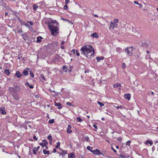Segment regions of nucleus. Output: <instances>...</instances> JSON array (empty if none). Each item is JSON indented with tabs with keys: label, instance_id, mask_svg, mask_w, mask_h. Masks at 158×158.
Listing matches in <instances>:
<instances>
[{
	"label": "nucleus",
	"instance_id": "nucleus-21",
	"mask_svg": "<svg viewBox=\"0 0 158 158\" xmlns=\"http://www.w3.org/2000/svg\"><path fill=\"white\" fill-rule=\"evenodd\" d=\"M38 6L36 4H34L33 5V10L34 11L36 10L38 8Z\"/></svg>",
	"mask_w": 158,
	"mask_h": 158
},
{
	"label": "nucleus",
	"instance_id": "nucleus-18",
	"mask_svg": "<svg viewBox=\"0 0 158 158\" xmlns=\"http://www.w3.org/2000/svg\"><path fill=\"white\" fill-rule=\"evenodd\" d=\"M42 38L41 36H40L39 37H37V40H36V42L37 43L40 42L41 41V39H42Z\"/></svg>",
	"mask_w": 158,
	"mask_h": 158
},
{
	"label": "nucleus",
	"instance_id": "nucleus-52",
	"mask_svg": "<svg viewBox=\"0 0 158 158\" xmlns=\"http://www.w3.org/2000/svg\"><path fill=\"white\" fill-rule=\"evenodd\" d=\"M111 148L112 149V150H113V151H114V152H116V151L115 149H114L113 147H111Z\"/></svg>",
	"mask_w": 158,
	"mask_h": 158
},
{
	"label": "nucleus",
	"instance_id": "nucleus-5",
	"mask_svg": "<svg viewBox=\"0 0 158 158\" xmlns=\"http://www.w3.org/2000/svg\"><path fill=\"white\" fill-rule=\"evenodd\" d=\"M90 152L95 155H99L100 154H102V153H101L99 150L98 149H96L95 150H91Z\"/></svg>",
	"mask_w": 158,
	"mask_h": 158
},
{
	"label": "nucleus",
	"instance_id": "nucleus-25",
	"mask_svg": "<svg viewBox=\"0 0 158 158\" xmlns=\"http://www.w3.org/2000/svg\"><path fill=\"white\" fill-rule=\"evenodd\" d=\"M9 90L10 92H14V88L12 87H10L9 89Z\"/></svg>",
	"mask_w": 158,
	"mask_h": 158
},
{
	"label": "nucleus",
	"instance_id": "nucleus-9",
	"mask_svg": "<svg viewBox=\"0 0 158 158\" xmlns=\"http://www.w3.org/2000/svg\"><path fill=\"white\" fill-rule=\"evenodd\" d=\"M28 68H26L23 70L22 74L24 75L27 76L28 74Z\"/></svg>",
	"mask_w": 158,
	"mask_h": 158
},
{
	"label": "nucleus",
	"instance_id": "nucleus-14",
	"mask_svg": "<svg viewBox=\"0 0 158 158\" xmlns=\"http://www.w3.org/2000/svg\"><path fill=\"white\" fill-rule=\"evenodd\" d=\"M116 50L120 54L122 52V49L120 48H117Z\"/></svg>",
	"mask_w": 158,
	"mask_h": 158
},
{
	"label": "nucleus",
	"instance_id": "nucleus-10",
	"mask_svg": "<svg viewBox=\"0 0 158 158\" xmlns=\"http://www.w3.org/2000/svg\"><path fill=\"white\" fill-rule=\"evenodd\" d=\"M14 92H17L20 90V89L18 85L15 86L14 88Z\"/></svg>",
	"mask_w": 158,
	"mask_h": 158
},
{
	"label": "nucleus",
	"instance_id": "nucleus-45",
	"mask_svg": "<svg viewBox=\"0 0 158 158\" xmlns=\"http://www.w3.org/2000/svg\"><path fill=\"white\" fill-rule=\"evenodd\" d=\"M72 127L71 125H69L68 126V127L67 129H70Z\"/></svg>",
	"mask_w": 158,
	"mask_h": 158
},
{
	"label": "nucleus",
	"instance_id": "nucleus-42",
	"mask_svg": "<svg viewBox=\"0 0 158 158\" xmlns=\"http://www.w3.org/2000/svg\"><path fill=\"white\" fill-rule=\"evenodd\" d=\"M123 107V106H117L116 107V108L117 109H118L119 108H122Z\"/></svg>",
	"mask_w": 158,
	"mask_h": 158
},
{
	"label": "nucleus",
	"instance_id": "nucleus-60",
	"mask_svg": "<svg viewBox=\"0 0 158 158\" xmlns=\"http://www.w3.org/2000/svg\"><path fill=\"white\" fill-rule=\"evenodd\" d=\"M56 144H57V145H60V143L59 141H58L57 142Z\"/></svg>",
	"mask_w": 158,
	"mask_h": 158
},
{
	"label": "nucleus",
	"instance_id": "nucleus-15",
	"mask_svg": "<svg viewBox=\"0 0 158 158\" xmlns=\"http://www.w3.org/2000/svg\"><path fill=\"white\" fill-rule=\"evenodd\" d=\"M4 73L8 75H9L10 73V72L9 71V70L8 69H5Z\"/></svg>",
	"mask_w": 158,
	"mask_h": 158
},
{
	"label": "nucleus",
	"instance_id": "nucleus-4",
	"mask_svg": "<svg viewBox=\"0 0 158 158\" xmlns=\"http://www.w3.org/2000/svg\"><path fill=\"white\" fill-rule=\"evenodd\" d=\"M133 47H127L125 49V52H127L128 55L130 56H131L133 54L132 52V51Z\"/></svg>",
	"mask_w": 158,
	"mask_h": 158
},
{
	"label": "nucleus",
	"instance_id": "nucleus-31",
	"mask_svg": "<svg viewBox=\"0 0 158 158\" xmlns=\"http://www.w3.org/2000/svg\"><path fill=\"white\" fill-rule=\"evenodd\" d=\"M66 104L67 105H68L69 106H73V105H72V104L71 103V102H67L66 103Z\"/></svg>",
	"mask_w": 158,
	"mask_h": 158
},
{
	"label": "nucleus",
	"instance_id": "nucleus-59",
	"mask_svg": "<svg viewBox=\"0 0 158 158\" xmlns=\"http://www.w3.org/2000/svg\"><path fill=\"white\" fill-rule=\"evenodd\" d=\"M40 148V146H38L37 147V148H36V150L38 151Z\"/></svg>",
	"mask_w": 158,
	"mask_h": 158
},
{
	"label": "nucleus",
	"instance_id": "nucleus-39",
	"mask_svg": "<svg viewBox=\"0 0 158 158\" xmlns=\"http://www.w3.org/2000/svg\"><path fill=\"white\" fill-rule=\"evenodd\" d=\"M64 10H67L68 9V6L67 5H65L64 7Z\"/></svg>",
	"mask_w": 158,
	"mask_h": 158
},
{
	"label": "nucleus",
	"instance_id": "nucleus-11",
	"mask_svg": "<svg viewBox=\"0 0 158 158\" xmlns=\"http://www.w3.org/2000/svg\"><path fill=\"white\" fill-rule=\"evenodd\" d=\"M55 105L56 106H59L58 108V109H60L62 108V106H61V104L60 102H55Z\"/></svg>",
	"mask_w": 158,
	"mask_h": 158
},
{
	"label": "nucleus",
	"instance_id": "nucleus-57",
	"mask_svg": "<svg viewBox=\"0 0 158 158\" xmlns=\"http://www.w3.org/2000/svg\"><path fill=\"white\" fill-rule=\"evenodd\" d=\"M60 146V145H56V148H59Z\"/></svg>",
	"mask_w": 158,
	"mask_h": 158
},
{
	"label": "nucleus",
	"instance_id": "nucleus-54",
	"mask_svg": "<svg viewBox=\"0 0 158 158\" xmlns=\"http://www.w3.org/2000/svg\"><path fill=\"white\" fill-rule=\"evenodd\" d=\"M138 5H139V6L140 8H141L142 7V6H143L141 4H139V3Z\"/></svg>",
	"mask_w": 158,
	"mask_h": 158
},
{
	"label": "nucleus",
	"instance_id": "nucleus-2",
	"mask_svg": "<svg viewBox=\"0 0 158 158\" xmlns=\"http://www.w3.org/2000/svg\"><path fill=\"white\" fill-rule=\"evenodd\" d=\"M48 23V27L50 30L52 34L54 35L55 33H57L59 30L58 28V23L56 21L53 20L49 21Z\"/></svg>",
	"mask_w": 158,
	"mask_h": 158
},
{
	"label": "nucleus",
	"instance_id": "nucleus-37",
	"mask_svg": "<svg viewBox=\"0 0 158 158\" xmlns=\"http://www.w3.org/2000/svg\"><path fill=\"white\" fill-rule=\"evenodd\" d=\"M30 74H31V77L32 78H34V74L31 71L30 72Z\"/></svg>",
	"mask_w": 158,
	"mask_h": 158
},
{
	"label": "nucleus",
	"instance_id": "nucleus-26",
	"mask_svg": "<svg viewBox=\"0 0 158 158\" xmlns=\"http://www.w3.org/2000/svg\"><path fill=\"white\" fill-rule=\"evenodd\" d=\"M48 139L50 141H51V142H52V136H51V135H49L48 136Z\"/></svg>",
	"mask_w": 158,
	"mask_h": 158
},
{
	"label": "nucleus",
	"instance_id": "nucleus-6",
	"mask_svg": "<svg viewBox=\"0 0 158 158\" xmlns=\"http://www.w3.org/2000/svg\"><path fill=\"white\" fill-rule=\"evenodd\" d=\"M22 76V74L19 71H17L15 74V76L16 77L18 78H20Z\"/></svg>",
	"mask_w": 158,
	"mask_h": 158
},
{
	"label": "nucleus",
	"instance_id": "nucleus-41",
	"mask_svg": "<svg viewBox=\"0 0 158 158\" xmlns=\"http://www.w3.org/2000/svg\"><path fill=\"white\" fill-rule=\"evenodd\" d=\"M93 127L94 128H95L96 130H97L98 129V127H97V126H96V125L95 124H94L93 126Z\"/></svg>",
	"mask_w": 158,
	"mask_h": 158
},
{
	"label": "nucleus",
	"instance_id": "nucleus-17",
	"mask_svg": "<svg viewBox=\"0 0 158 158\" xmlns=\"http://www.w3.org/2000/svg\"><path fill=\"white\" fill-rule=\"evenodd\" d=\"M74 156V154L73 153H70L68 155V157L69 158H73Z\"/></svg>",
	"mask_w": 158,
	"mask_h": 158
},
{
	"label": "nucleus",
	"instance_id": "nucleus-20",
	"mask_svg": "<svg viewBox=\"0 0 158 158\" xmlns=\"http://www.w3.org/2000/svg\"><path fill=\"white\" fill-rule=\"evenodd\" d=\"M120 85V84L119 83H116L113 85V87L114 88H116L119 87Z\"/></svg>",
	"mask_w": 158,
	"mask_h": 158
},
{
	"label": "nucleus",
	"instance_id": "nucleus-43",
	"mask_svg": "<svg viewBox=\"0 0 158 158\" xmlns=\"http://www.w3.org/2000/svg\"><path fill=\"white\" fill-rule=\"evenodd\" d=\"M34 139L36 141H37L38 140V138L36 137L35 135H34L33 136Z\"/></svg>",
	"mask_w": 158,
	"mask_h": 158
},
{
	"label": "nucleus",
	"instance_id": "nucleus-28",
	"mask_svg": "<svg viewBox=\"0 0 158 158\" xmlns=\"http://www.w3.org/2000/svg\"><path fill=\"white\" fill-rule=\"evenodd\" d=\"M37 150L36 149V148L34 147L33 150V152L34 154H36L37 153Z\"/></svg>",
	"mask_w": 158,
	"mask_h": 158
},
{
	"label": "nucleus",
	"instance_id": "nucleus-47",
	"mask_svg": "<svg viewBox=\"0 0 158 158\" xmlns=\"http://www.w3.org/2000/svg\"><path fill=\"white\" fill-rule=\"evenodd\" d=\"M125 65H126L125 63H123L122 64V67L123 68H124L125 67Z\"/></svg>",
	"mask_w": 158,
	"mask_h": 158
},
{
	"label": "nucleus",
	"instance_id": "nucleus-22",
	"mask_svg": "<svg viewBox=\"0 0 158 158\" xmlns=\"http://www.w3.org/2000/svg\"><path fill=\"white\" fill-rule=\"evenodd\" d=\"M43 152L44 154H49V151H47L45 149H44Z\"/></svg>",
	"mask_w": 158,
	"mask_h": 158
},
{
	"label": "nucleus",
	"instance_id": "nucleus-50",
	"mask_svg": "<svg viewBox=\"0 0 158 158\" xmlns=\"http://www.w3.org/2000/svg\"><path fill=\"white\" fill-rule=\"evenodd\" d=\"M134 3L136 4H137V5H138L139 3L138 2L136 1H134Z\"/></svg>",
	"mask_w": 158,
	"mask_h": 158
},
{
	"label": "nucleus",
	"instance_id": "nucleus-51",
	"mask_svg": "<svg viewBox=\"0 0 158 158\" xmlns=\"http://www.w3.org/2000/svg\"><path fill=\"white\" fill-rule=\"evenodd\" d=\"M29 87L30 89H33V86L31 85H30Z\"/></svg>",
	"mask_w": 158,
	"mask_h": 158
},
{
	"label": "nucleus",
	"instance_id": "nucleus-58",
	"mask_svg": "<svg viewBox=\"0 0 158 158\" xmlns=\"http://www.w3.org/2000/svg\"><path fill=\"white\" fill-rule=\"evenodd\" d=\"M56 150L55 148H54L53 149V152H54V153L55 152H56Z\"/></svg>",
	"mask_w": 158,
	"mask_h": 158
},
{
	"label": "nucleus",
	"instance_id": "nucleus-3",
	"mask_svg": "<svg viewBox=\"0 0 158 158\" xmlns=\"http://www.w3.org/2000/svg\"><path fill=\"white\" fill-rule=\"evenodd\" d=\"M118 19H114L110 22L111 24L109 27V29L110 30H112V33H114L116 31L115 29L117 28L118 26Z\"/></svg>",
	"mask_w": 158,
	"mask_h": 158
},
{
	"label": "nucleus",
	"instance_id": "nucleus-49",
	"mask_svg": "<svg viewBox=\"0 0 158 158\" xmlns=\"http://www.w3.org/2000/svg\"><path fill=\"white\" fill-rule=\"evenodd\" d=\"M67 68L65 66H63V70H65V69H66Z\"/></svg>",
	"mask_w": 158,
	"mask_h": 158
},
{
	"label": "nucleus",
	"instance_id": "nucleus-38",
	"mask_svg": "<svg viewBox=\"0 0 158 158\" xmlns=\"http://www.w3.org/2000/svg\"><path fill=\"white\" fill-rule=\"evenodd\" d=\"M41 77L42 78V79L44 80H45V77H44L43 74L41 75Z\"/></svg>",
	"mask_w": 158,
	"mask_h": 158
},
{
	"label": "nucleus",
	"instance_id": "nucleus-7",
	"mask_svg": "<svg viewBox=\"0 0 158 158\" xmlns=\"http://www.w3.org/2000/svg\"><path fill=\"white\" fill-rule=\"evenodd\" d=\"M0 111L1 113L3 115H5L6 113L5 111V109L3 107H1L0 108Z\"/></svg>",
	"mask_w": 158,
	"mask_h": 158
},
{
	"label": "nucleus",
	"instance_id": "nucleus-32",
	"mask_svg": "<svg viewBox=\"0 0 158 158\" xmlns=\"http://www.w3.org/2000/svg\"><path fill=\"white\" fill-rule=\"evenodd\" d=\"M67 132L69 134H70L72 132V130L70 129H67Z\"/></svg>",
	"mask_w": 158,
	"mask_h": 158
},
{
	"label": "nucleus",
	"instance_id": "nucleus-40",
	"mask_svg": "<svg viewBox=\"0 0 158 158\" xmlns=\"http://www.w3.org/2000/svg\"><path fill=\"white\" fill-rule=\"evenodd\" d=\"M70 0H65V4H67L69 2Z\"/></svg>",
	"mask_w": 158,
	"mask_h": 158
},
{
	"label": "nucleus",
	"instance_id": "nucleus-44",
	"mask_svg": "<svg viewBox=\"0 0 158 158\" xmlns=\"http://www.w3.org/2000/svg\"><path fill=\"white\" fill-rule=\"evenodd\" d=\"M71 52L73 54H74L75 53V50L74 49H73L72 50Z\"/></svg>",
	"mask_w": 158,
	"mask_h": 158
},
{
	"label": "nucleus",
	"instance_id": "nucleus-29",
	"mask_svg": "<svg viewBox=\"0 0 158 158\" xmlns=\"http://www.w3.org/2000/svg\"><path fill=\"white\" fill-rule=\"evenodd\" d=\"M40 145L43 148H44L46 146V144L44 143H43L41 142L40 143Z\"/></svg>",
	"mask_w": 158,
	"mask_h": 158
},
{
	"label": "nucleus",
	"instance_id": "nucleus-8",
	"mask_svg": "<svg viewBox=\"0 0 158 158\" xmlns=\"http://www.w3.org/2000/svg\"><path fill=\"white\" fill-rule=\"evenodd\" d=\"M124 97L126 99L129 101L131 99V95L129 94H125L124 95Z\"/></svg>",
	"mask_w": 158,
	"mask_h": 158
},
{
	"label": "nucleus",
	"instance_id": "nucleus-35",
	"mask_svg": "<svg viewBox=\"0 0 158 158\" xmlns=\"http://www.w3.org/2000/svg\"><path fill=\"white\" fill-rule=\"evenodd\" d=\"M85 139L87 142H88L89 141V138L88 136L85 137Z\"/></svg>",
	"mask_w": 158,
	"mask_h": 158
},
{
	"label": "nucleus",
	"instance_id": "nucleus-63",
	"mask_svg": "<svg viewBox=\"0 0 158 158\" xmlns=\"http://www.w3.org/2000/svg\"><path fill=\"white\" fill-rule=\"evenodd\" d=\"M61 48L62 49H64V47L63 46H61Z\"/></svg>",
	"mask_w": 158,
	"mask_h": 158
},
{
	"label": "nucleus",
	"instance_id": "nucleus-53",
	"mask_svg": "<svg viewBox=\"0 0 158 158\" xmlns=\"http://www.w3.org/2000/svg\"><path fill=\"white\" fill-rule=\"evenodd\" d=\"M18 33H20L22 32V31L21 29H19L18 30Z\"/></svg>",
	"mask_w": 158,
	"mask_h": 158
},
{
	"label": "nucleus",
	"instance_id": "nucleus-19",
	"mask_svg": "<svg viewBox=\"0 0 158 158\" xmlns=\"http://www.w3.org/2000/svg\"><path fill=\"white\" fill-rule=\"evenodd\" d=\"M104 58V57H96V59L97 60V61H99L100 60H103Z\"/></svg>",
	"mask_w": 158,
	"mask_h": 158
},
{
	"label": "nucleus",
	"instance_id": "nucleus-46",
	"mask_svg": "<svg viewBox=\"0 0 158 158\" xmlns=\"http://www.w3.org/2000/svg\"><path fill=\"white\" fill-rule=\"evenodd\" d=\"M25 85L26 86H29V85H30V84H29V83H28V82H26L25 83Z\"/></svg>",
	"mask_w": 158,
	"mask_h": 158
},
{
	"label": "nucleus",
	"instance_id": "nucleus-33",
	"mask_svg": "<svg viewBox=\"0 0 158 158\" xmlns=\"http://www.w3.org/2000/svg\"><path fill=\"white\" fill-rule=\"evenodd\" d=\"M91 148L92 149L93 148L92 147H90L89 146H87V149L88 150H89L90 151V150H91Z\"/></svg>",
	"mask_w": 158,
	"mask_h": 158
},
{
	"label": "nucleus",
	"instance_id": "nucleus-61",
	"mask_svg": "<svg viewBox=\"0 0 158 158\" xmlns=\"http://www.w3.org/2000/svg\"><path fill=\"white\" fill-rule=\"evenodd\" d=\"M118 140L119 141H121V138L120 137H119L118 138Z\"/></svg>",
	"mask_w": 158,
	"mask_h": 158
},
{
	"label": "nucleus",
	"instance_id": "nucleus-48",
	"mask_svg": "<svg viewBox=\"0 0 158 158\" xmlns=\"http://www.w3.org/2000/svg\"><path fill=\"white\" fill-rule=\"evenodd\" d=\"M28 23H29V24L31 25H32L33 24V23L32 21L27 22Z\"/></svg>",
	"mask_w": 158,
	"mask_h": 158
},
{
	"label": "nucleus",
	"instance_id": "nucleus-13",
	"mask_svg": "<svg viewBox=\"0 0 158 158\" xmlns=\"http://www.w3.org/2000/svg\"><path fill=\"white\" fill-rule=\"evenodd\" d=\"M61 150L62 151L61 153H59V152H58V153L60 155H61L63 156L67 154V151H64L63 150Z\"/></svg>",
	"mask_w": 158,
	"mask_h": 158
},
{
	"label": "nucleus",
	"instance_id": "nucleus-64",
	"mask_svg": "<svg viewBox=\"0 0 158 158\" xmlns=\"http://www.w3.org/2000/svg\"><path fill=\"white\" fill-rule=\"evenodd\" d=\"M45 147H46V149H48V147L47 146V145H46V146H45Z\"/></svg>",
	"mask_w": 158,
	"mask_h": 158
},
{
	"label": "nucleus",
	"instance_id": "nucleus-1",
	"mask_svg": "<svg viewBox=\"0 0 158 158\" xmlns=\"http://www.w3.org/2000/svg\"><path fill=\"white\" fill-rule=\"evenodd\" d=\"M80 51L81 54L84 55L88 58H91L94 54V50L92 46L86 45L83 46Z\"/></svg>",
	"mask_w": 158,
	"mask_h": 158
},
{
	"label": "nucleus",
	"instance_id": "nucleus-23",
	"mask_svg": "<svg viewBox=\"0 0 158 158\" xmlns=\"http://www.w3.org/2000/svg\"><path fill=\"white\" fill-rule=\"evenodd\" d=\"M97 103L100 106V107H102L104 106V104L98 101Z\"/></svg>",
	"mask_w": 158,
	"mask_h": 158
},
{
	"label": "nucleus",
	"instance_id": "nucleus-36",
	"mask_svg": "<svg viewBox=\"0 0 158 158\" xmlns=\"http://www.w3.org/2000/svg\"><path fill=\"white\" fill-rule=\"evenodd\" d=\"M76 55L77 56H79V55H80V53H79L78 52V50H76Z\"/></svg>",
	"mask_w": 158,
	"mask_h": 158
},
{
	"label": "nucleus",
	"instance_id": "nucleus-34",
	"mask_svg": "<svg viewBox=\"0 0 158 158\" xmlns=\"http://www.w3.org/2000/svg\"><path fill=\"white\" fill-rule=\"evenodd\" d=\"M43 141L44 142L43 143H44L46 145L48 144V142L47 141V140L45 139L43 140Z\"/></svg>",
	"mask_w": 158,
	"mask_h": 158
},
{
	"label": "nucleus",
	"instance_id": "nucleus-12",
	"mask_svg": "<svg viewBox=\"0 0 158 158\" xmlns=\"http://www.w3.org/2000/svg\"><path fill=\"white\" fill-rule=\"evenodd\" d=\"M91 36L93 38H98V35L96 33H94L91 34Z\"/></svg>",
	"mask_w": 158,
	"mask_h": 158
},
{
	"label": "nucleus",
	"instance_id": "nucleus-24",
	"mask_svg": "<svg viewBox=\"0 0 158 158\" xmlns=\"http://www.w3.org/2000/svg\"><path fill=\"white\" fill-rule=\"evenodd\" d=\"M77 120L80 122H81L83 121V120L81 119L79 117H78L77 118Z\"/></svg>",
	"mask_w": 158,
	"mask_h": 158
},
{
	"label": "nucleus",
	"instance_id": "nucleus-56",
	"mask_svg": "<svg viewBox=\"0 0 158 158\" xmlns=\"http://www.w3.org/2000/svg\"><path fill=\"white\" fill-rule=\"evenodd\" d=\"M149 143L151 145H152L153 144V143L151 141H149Z\"/></svg>",
	"mask_w": 158,
	"mask_h": 158
},
{
	"label": "nucleus",
	"instance_id": "nucleus-62",
	"mask_svg": "<svg viewBox=\"0 0 158 158\" xmlns=\"http://www.w3.org/2000/svg\"><path fill=\"white\" fill-rule=\"evenodd\" d=\"M120 157H121L122 158H123L124 157V156L123 155H120Z\"/></svg>",
	"mask_w": 158,
	"mask_h": 158
},
{
	"label": "nucleus",
	"instance_id": "nucleus-16",
	"mask_svg": "<svg viewBox=\"0 0 158 158\" xmlns=\"http://www.w3.org/2000/svg\"><path fill=\"white\" fill-rule=\"evenodd\" d=\"M13 97L16 100H19V98L18 97V95L16 94H15L13 95Z\"/></svg>",
	"mask_w": 158,
	"mask_h": 158
},
{
	"label": "nucleus",
	"instance_id": "nucleus-30",
	"mask_svg": "<svg viewBox=\"0 0 158 158\" xmlns=\"http://www.w3.org/2000/svg\"><path fill=\"white\" fill-rule=\"evenodd\" d=\"M131 143V141L130 140H128L126 143V145L129 146L130 145Z\"/></svg>",
	"mask_w": 158,
	"mask_h": 158
},
{
	"label": "nucleus",
	"instance_id": "nucleus-55",
	"mask_svg": "<svg viewBox=\"0 0 158 158\" xmlns=\"http://www.w3.org/2000/svg\"><path fill=\"white\" fill-rule=\"evenodd\" d=\"M149 140H147L145 143V144L146 145L148 144V143H149Z\"/></svg>",
	"mask_w": 158,
	"mask_h": 158
},
{
	"label": "nucleus",
	"instance_id": "nucleus-27",
	"mask_svg": "<svg viewBox=\"0 0 158 158\" xmlns=\"http://www.w3.org/2000/svg\"><path fill=\"white\" fill-rule=\"evenodd\" d=\"M54 122V121L53 119L50 120L49 121L48 123L50 124H52Z\"/></svg>",
	"mask_w": 158,
	"mask_h": 158
}]
</instances>
